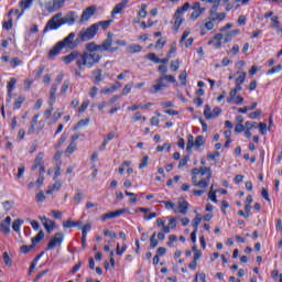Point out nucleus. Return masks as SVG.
<instances>
[{
    "instance_id": "obj_34",
    "label": "nucleus",
    "mask_w": 282,
    "mask_h": 282,
    "mask_svg": "<svg viewBox=\"0 0 282 282\" xmlns=\"http://www.w3.org/2000/svg\"><path fill=\"white\" fill-rule=\"evenodd\" d=\"M116 217H120V213H107L101 216V221H107V219H116Z\"/></svg>"
},
{
    "instance_id": "obj_23",
    "label": "nucleus",
    "mask_w": 282,
    "mask_h": 282,
    "mask_svg": "<svg viewBox=\"0 0 282 282\" xmlns=\"http://www.w3.org/2000/svg\"><path fill=\"white\" fill-rule=\"evenodd\" d=\"M127 52H129V54H138L142 52V46L140 44H132L127 47Z\"/></svg>"
},
{
    "instance_id": "obj_26",
    "label": "nucleus",
    "mask_w": 282,
    "mask_h": 282,
    "mask_svg": "<svg viewBox=\"0 0 282 282\" xmlns=\"http://www.w3.org/2000/svg\"><path fill=\"white\" fill-rule=\"evenodd\" d=\"M212 175L213 174H208L206 178H203L198 183H195V186H198V188H206V186H208V183L210 182Z\"/></svg>"
},
{
    "instance_id": "obj_2",
    "label": "nucleus",
    "mask_w": 282,
    "mask_h": 282,
    "mask_svg": "<svg viewBox=\"0 0 282 282\" xmlns=\"http://www.w3.org/2000/svg\"><path fill=\"white\" fill-rule=\"evenodd\" d=\"M111 45H113V33L109 32L107 39L104 40L101 44L90 42L86 44V50L88 51V54H96V52H109L110 54H113L115 52H118V46Z\"/></svg>"
},
{
    "instance_id": "obj_54",
    "label": "nucleus",
    "mask_w": 282,
    "mask_h": 282,
    "mask_svg": "<svg viewBox=\"0 0 282 282\" xmlns=\"http://www.w3.org/2000/svg\"><path fill=\"white\" fill-rule=\"evenodd\" d=\"M148 165H149V156L145 155V156L141 160V162H140V164H139V169H147Z\"/></svg>"
},
{
    "instance_id": "obj_42",
    "label": "nucleus",
    "mask_w": 282,
    "mask_h": 282,
    "mask_svg": "<svg viewBox=\"0 0 282 282\" xmlns=\"http://www.w3.org/2000/svg\"><path fill=\"white\" fill-rule=\"evenodd\" d=\"M210 113H213L210 112V105H206L204 110V116L206 120H213V116Z\"/></svg>"
},
{
    "instance_id": "obj_4",
    "label": "nucleus",
    "mask_w": 282,
    "mask_h": 282,
    "mask_svg": "<svg viewBox=\"0 0 282 282\" xmlns=\"http://www.w3.org/2000/svg\"><path fill=\"white\" fill-rule=\"evenodd\" d=\"M101 58L102 56H100L98 53L84 52L79 61H77V67L78 69H83L84 66L88 67V69H91L94 65H98V63H100Z\"/></svg>"
},
{
    "instance_id": "obj_6",
    "label": "nucleus",
    "mask_w": 282,
    "mask_h": 282,
    "mask_svg": "<svg viewBox=\"0 0 282 282\" xmlns=\"http://www.w3.org/2000/svg\"><path fill=\"white\" fill-rule=\"evenodd\" d=\"M96 34H98V24H93L87 29H83L79 32L78 36L80 41L86 42V41H91V39H94Z\"/></svg>"
},
{
    "instance_id": "obj_44",
    "label": "nucleus",
    "mask_w": 282,
    "mask_h": 282,
    "mask_svg": "<svg viewBox=\"0 0 282 282\" xmlns=\"http://www.w3.org/2000/svg\"><path fill=\"white\" fill-rule=\"evenodd\" d=\"M133 122H138V120H142L143 122H147V117H143L142 113L135 112L132 117Z\"/></svg>"
},
{
    "instance_id": "obj_60",
    "label": "nucleus",
    "mask_w": 282,
    "mask_h": 282,
    "mask_svg": "<svg viewBox=\"0 0 282 282\" xmlns=\"http://www.w3.org/2000/svg\"><path fill=\"white\" fill-rule=\"evenodd\" d=\"M259 116H261V109H258V110L249 113V118L251 120H257V118H259Z\"/></svg>"
},
{
    "instance_id": "obj_18",
    "label": "nucleus",
    "mask_w": 282,
    "mask_h": 282,
    "mask_svg": "<svg viewBox=\"0 0 282 282\" xmlns=\"http://www.w3.org/2000/svg\"><path fill=\"white\" fill-rule=\"evenodd\" d=\"M78 226H83V221H74L72 220V218H68L66 221L63 223V228H78Z\"/></svg>"
},
{
    "instance_id": "obj_28",
    "label": "nucleus",
    "mask_w": 282,
    "mask_h": 282,
    "mask_svg": "<svg viewBox=\"0 0 282 282\" xmlns=\"http://www.w3.org/2000/svg\"><path fill=\"white\" fill-rule=\"evenodd\" d=\"M23 219H15L12 224V230H14V232H21V226H23Z\"/></svg>"
},
{
    "instance_id": "obj_35",
    "label": "nucleus",
    "mask_w": 282,
    "mask_h": 282,
    "mask_svg": "<svg viewBox=\"0 0 282 282\" xmlns=\"http://www.w3.org/2000/svg\"><path fill=\"white\" fill-rule=\"evenodd\" d=\"M14 85H17V78H11L10 82L8 83L7 89H8V95H9V99L10 100V94H12L13 89H14Z\"/></svg>"
},
{
    "instance_id": "obj_31",
    "label": "nucleus",
    "mask_w": 282,
    "mask_h": 282,
    "mask_svg": "<svg viewBox=\"0 0 282 282\" xmlns=\"http://www.w3.org/2000/svg\"><path fill=\"white\" fill-rule=\"evenodd\" d=\"M159 243H160V241L158 240V234L154 232L150 238V248L153 250V249L158 248Z\"/></svg>"
},
{
    "instance_id": "obj_32",
    "label": "nucleus",
    "mask_w": 282,
    "mask_h": 282,
    "mask_svg": "<svg viewBox=\"0 0 282 282\" xmlns=\"http://www.w3.org/2000/svg\"><path fill=\"white\" fill-rule=\"evenodd\" d=\"M203 12H206V9L193 11L189 15L191 21H197V19H199V17H202Z\"/></svg>"
},
{
    "instance_id": "obj_58",
    "label": "nucleus",
    "mask_w": 282,
    "mask_h": 282,
    "mask_svg": "<svg viewBox=\"0 0 282 282\" xmlns=\"http://www.w3.org/2000/svg\"><path fill=\"white\" fill-rule=\"evenodd\" d=\"M171 69L172 72H177V69H180V59L171 62Z\"/></svg>"
},
{
    "instance_id": "obj_41",
    "label": "nucleus",
    "mask_w": 282,
    "mask_h": 282,
    "mask_svg": "<svg viewBox=\"0 0 282 282\" xmlns=\"http://www.w3.org/2000/svg\"><path fill=\"white\" fill-rule=\"evenodd\" d=\"M214 186L212 185L210 191L208 193V198L217 204V192L213 191Z\"/></svg>"
},
{
    "instance_id": "obj_39",
    "label": "nucleus",
    "mask_w": 282,
    "mask_h": 282,
    "mask_svg": "<svg viewBox=\"0 0 282 282\" xmlns=\"http://www.w3.org/2000/svg\"><path fill=\"white\" fill-rule=\"evenodd\" d=\"M281 69H282V65L279 64V65L273 66L272 68H270V69L267 72V74H268V76H271V74H279V72H281Z\"/></svg>"
},
{
    "instance_id": "obj_64",
    "label": "nucleus",
    "mask_w": 282,
    "mask_h": 282,
    "mask_svg": "<svg viewBox=\"0 0 282 282\" xmlns=\"http://www.w3.org/2000/svg\"><path fill=\"white\" fill-rule=\"evenodd\" d=\"M83 199V193L82 192H78L74 198H73V202L74 204H80V200Z\"/></svg>"
},
{
    "instance_id": "obj_40",
    "label": "nucleus",
    "mask_w": 282,
    "mask_h": 282,
    "mask_svg": "<svg viewBox=\"0 0 282 282\" xmlns=\"http://www.w3.org/2000/svg\"><path fill=\"white\" fill-rule=\"evenodd\" d=\"M67 89H69V80H64L62 87H61V94L62 96H65L67 94Z\"/></svg>"
},
{
    "instance_id": "obj_19",
    "label": "nucleus",
    "mask_w": 282,
    "mask_h": 282,
    "mask_svg": "<svg viewBox=\"0 0 282 282\" xmlns=\"http://www.w3.org/2000/svg\"><path fill=\"white\" fill-rule=\"evenodd\" d=\"M33 2H34V0H21L20 1V7L23 9H22V12L19 13L18 19H21V17H23V13L25 12V10L31 8Z\"/></svg>"
},
{
    "instance_id": "obj_48",
    "label": "nucleus",
    "mask_w": 282,
    "mask_h": 282,
    "mask_svg": "<svg viewBox=\"0 0 282 282\" xmlns=\"http://www.w3.org/2000/svg\"><path fill=\"white\" fill-rule=\"evenodd\" d=\"M223 39H224L223 43H230V40H231V39H235V36H234L232 33L229 31V32L223 34Z\"/></svg>"
},
{
    "instance_id": "obj_62",
    "label": "nucleus",
    "mask_w": 282,
    "mask_h": 282,
    "mask_svg": "<svg viewBox=\"0 0 282 282\" xmlns=\"http://www.w3.org/2000/svg\"><path fill=\"white\" fill-rule=\"evenodd\" d=\"M33 248H34L33 245H31V246L24 245V246H22V247L20 248V250H21V252H22L23 254H28V252H30V250H32Z\"/></svg>"
},
{
    "instance_id": "obj_61",
    "label": "nucleus",
    "mask_w": 282,
    "mask_h": 282,
    "mask_svg": "<svg viewBox=\"0 0 282 282\" xmlns=\"http://www.w3.org/2000/svg\"><path fill=\"white\" fill-rule=\"evenodd\" d=\"M76 142H70L69 145L66 148V153H74L76 151Z\"/></svg>"
},
{
    "instance_id": "obj_10",
    "label": "nucleus",
    "mask_w": 282,
    "mask_h": 282,
    "mask_svg": "<svg viewBox=\"0 0 282 282\" xmlns=\"http://www.w3.org/2000/svg\"><path fill=\"white\" fill-rule=\"evenodd\" d=\"M39 219H40L41 224L43 225V227L45 228L46 232H48V235H50L54 230L56 223H54V220H51L50 218H47L45 216H39Z\"/></svg>"
},
{
    "instance_id": "obj_17",
    "label": "nucleus",
    "mask_w": 282,
    "mask_h": 282,
    "mask_svg": "<svg viewBox=\"0 0 282 282\" xmlns=\"http://www.w3.org/2000/svg\"><path fill=\"white\" fill-rule=\"evenodd\" d=\"M91 74H93L95 85H98L99 83H102V80H105V78L102 77V69L97 68L93 70Z\"/></svg>"
},
{
    "instance_id": "obj_45",
    "label": "nucleus",
    "mask_w": 282,
    "mask_h": 282,
    "mask_svg": "<svg viewBox=\"0 0 282 282\" xmlns=\"http://www.w3.org/2000/svg\"><path fill=\"white\" fill-rule=\"evenodd\" d=\"M0 228L4 235H10V225L8 223H1Z\"/></svg>"
},
{
    "instance_id": "obj_37",
    "label": "nucleus",
    "mask_w": 282,
    "mask_h": 282,
    "mask_svg": "<svg viewBox=\"0 0 282 282\" xmlns=\"http://www.w3.org/2000/svg\"><path fill=\"white\" fill-rule=\"evenodd\" d=\"M23 102H25V97L23 96L18 97L13 104V109H21V105H23Z\"/></svg>"
},
{
    "instance_id": "obj_12",
    "label": "nucleus",
    "mask_w": 282,
    "mask_h": 282,
    "mask_svg": "<svg viewBox=\"0 0 282 282\" xmlns=\"http://www.w3.org/2000/svg\"><path fill=\"white\" fill-rule=\"evenodd\" d=\"M128 3H129V0H122L121 2L117 3L111 11V17H116V14H121L122 10L127 8Z\"/></svg>"
},
{
    "instance_id": "obj_30",
    "label": "nucleus",
    "mask_w": 282,
    "mask_h": 282,
    "mask_svg": "<svg viewBox=\"0 0 282 282\" xmlns=\"http://www.w3.org/2000/svg\"><path fill=\"white\" fill-rule=\"evenodd\" d=\"M113 23V20H106V21H100L98 23H95V25H98V30H107L109 25Z\"/></svg>"
},
{
    "instance_id": "obj_24",
    "label": "nucleus",
    "mask_w": 282,
    "mask_h": 282,
    "mask_svg": "<svg viewBox=\"0 0 282 282\" xmlns=\"http://www.w3.org/2000/svg\"><path fill=\"white\" fill-rule=\"evenodd\" d=\"M43 239H45V232H43V230H40L37 235L31 239V241L33 246H36V243L43 241Z\"/></svg>"
},
{
    "instance_id": "obj_14",
    "label": "nucleus",
    "mask_w": 282,
    "mask_h": 282,
    "mask_svg": "<svg viewBox=\"0 0 282 282\" xmlns=\"http://www.w3.org/2000/svg\"><path fill=\"white\" fill-rule=\"evenodd\" d=\"M56 91H58V86L56 84H52L50 89V107H54V102H56Z\"/></svg>"
},
{
    "instance_id": "obj_36",
    "label": "nucleus",
    "mask_w": 282,
    "mask_h": 282,
    "mask_svg": "<svg viewBox=\"0 0 282 282\" xmlns=\"http://www.w3.org/2000/svg\"><path fill=\"white\" fill-rule=\"evenodd\" d=\"M239 76L236 78V85H243L246 83V72L238 73Z\"/></svg>"
},
{
    "instance_id": "obj_5",
    "label": "nucleus",
    "mask_w": 282,
    "mask_h": 282,
    "mask_svg": "<svg viewBox=\"0 0 282 282\" xmlns=\"http://www.w3.org/2000/svg\"><path fill=\"white\" fill-rule=\"evenodd\" d=\"M191 9V3L185 2L182 7H178L174 13V25H173V30L174 32H177V30H180V26L182 25V23L184 22V12H187V10Z\"/></svg>"
},
{
    "instance_id": "obj_8",
    "label": "nucleus",
    "mask_w": 282,
    "mask_h": 282,
    "mask_svg": "<svg viewBox=\"0 0 282 282\" xmlns=\"http://www.w3.org/2000/svg\"><path fill=\"white\" fill-rule=\"evenodd\" d=\"M80 56H83V53L78 51H73L68 55L62 57V61L65 63V65H69V63L76 62V65L78 66V61H80Z\"/></svg>"
},
{
    "instance_id": "obj_49",
    "label": "nucleus",
    "mask_w": 282,
    "mask_h": 282,
    "mask_svg": "<svg viewBox=\"0 0 282 282\" xmlns=\"http://www.w3.org/2000/svg\"><path fill=\"white\" fill-rule=\"evenodd\" d=\"M162 204H164L167 210H175V204L173 202L163 200Z\"/></svg>"
},
{
    "instance_id": "obj_52",
    "label": "nucleus",
    "mask_w": 282,
    "mask_h": 282,
    "mask_svg": "<svg viewBox=\"0 0 282 282\" xmlns=\"http://www.w3.org/2000/svg\"><path fill=\"white\" fill-rule=\"evenodd\" d=\"M139 17H141V19H147V4H141V9L139 11Z\"/></svg>"
},
{
    "instance_id": "obj_51",
    "label": "nucleus",
    "mask_w": 282,
    "mask_h": 282,
    "mask_svg": "<svg viewBox=\"0 0 282 282\" xmlns=\"http://www.w3.org/2000/svg\"><path fill=\"white\" fill-rule=\"evenodd\" d=\"M188 160H191V156L185 155L178 163V169H184L186 164H188Z\"/></svg>"
},
{
    "instance_id": "obj_46",
    "label": "nucleus",
    "mask_w": 282,
    "mask_h": 282,
    "mask_svg": "<svg viewBox=\"0 0 282 282\" xmlns=\"http://www.w3.org/2000/svg\"><path fill=\"white\" fill-rule=\"evenodd\" d=\"M89 124V119H82L77 122L75 129H80L83 127H87Z\"/></svg>"
},
{
    "instance_id": "obj_11",
    "label": "nucleus",
    "mask_w": 282,
    "mask_h": 282,
    "mask_svg": "<svg viewBox=\"0 0 282 282\" xmlns=\"http://www.w3.org/2000/svg\"><path fill=\"white\" fill-rule=\"evenodd\" d=\"M65 6V0H53V2H48L46 4L47 12H56L57 10H61Z\"/></svg>"
},
{
    "instance_id": "obj_3",
    "label": "nucleus",
    "mask_w": 282,
    "mask_h": 282,
    "mask_svg": "<svg viewBox=\"0 0 282 282\" xmlns=\"http://www.w3.org/2000/svg\"><path fill=\"white\" fill-rule=\"evenodd\" d=\"M158 69L162 75L156 78L155 84L150 87V94L164 91V89L169 87V84H166L164 80H167V83H176V79L173 75H166V72H169V67L166 65H160Z\"/></svg>"
},
{
    "instance_id": "obj_25",
    "label": "nucleus",
    "mask_w": 282,
    "mask_h": 282,
    "mask_svg": "<svg viewBox=\"0 0 282 282\" xmlns=\"http://www.w3.org/2000/svg\"><path fill=\"white\" fill-rule=\"evenodd\" d=\"M61 186H63V183H61V181L55 182L52 186H48V191H46V195H52L54 191H61Z\"/></svg>"
},
{
    "instance_id": "obj_20",
    "label": "nucleus",
    "mask_w": 282,
    "mask_h": 282,
    "mask_svg": "<svg viewBox=\"0 0 282 282\" xmlns=\"http://www.w3.org/2000/svg\"><path fill=\"white\" fill-rule=\"evenodd\" d=\"M62 51L63 46L59 44V42H57L56 45L48 52V58H54L55 56H58Z\"/></svg>"
},
{
    "instance_id": "obj_13",
    "label": "nucleus",
    "mask_w": 282,
    "mask_h": 282,
    "mask_svg": "<svg viewBox=\"0 0 282 282\" xmlns=\"http://www.w3.org/2000/svg\"><path fill=\"white\" fill-rule=\"evenodd\" d=\"M224 39V34L217 33L213 40L208 42V45H214L216 50H219L221 47V40Z\"/></svg>"
},
{
    "instance_id": "obj_38",
    "label": "nucleus",
    "mask_w": 282,
    "mask_h": 282,
    "mask_svg": "<svg viewBox=\"0 0 282 282\" xmlns=\"http://www.w3.org/2000/svg\"><path fill=\"white\" fill-rule=\"evenodd\" d=\"M195 147H204L206 144V141H204V135H197L195 141H194Z\"/></svg>"
},
{
    "instance_id": "obj_57",
    "label": "nucleus",
    "mask_w": 282,
    "mask_h": 282,
    "mask_svg": "<svg viewBox=\"0 0 282 282\" xmlns=\"http://www.w3.org/2000/svg\"><path fill=\"white\" fill-rule=\"evenodd\" d=\"M259 129H260V133L262 135H265V133H268V124L267 123L260 122L259 123Z\"/></svg>"
},
{
    "instance_id": "obj_21",
    "label": "nucleus",
    "mask_w": 282,
    "mask_h": 282,
    "mask_svg": "<svg viewBox=\"0 0 282 282\" xmlns=\"http://www.w3.org/2000/svg\"><path fill=\"white\" fill-rule=\"evenodd\" d=\"M39 118H40V115H34L33 116V118L31 120V124H30L29 130H28L29 134L34 133V131L36 129V124L39 123Z\"/></svg>"
},
{
    "instance_id": "obj_43",
    "label": "nucleus",
    "mask_w": 282,
    "mask_h": 282,
    "mask_svg": "<svg viewBox=\"0 0 282 282\" xmlns=\"http://www.w3.org/2000/svg\"><path fill=\"white\" fill-rule=\"evenodd\" d=\"M91 230V225L86 224L82 227V235H84V239H87V234Z\"/></svg>"
},
{
    "instance_id": "obj_29",
    "label": "nucleus",
    "mask_w": 282,
    "mask_h": 282,
    "mask_svg": "<svg viewBox=\"0 0 282 282\" xmlns=\"http://www.w3.org/2000/svg\"><path fill=\"white\" fill-rule=\"evenodd\" d=\"M178 208L180 213H186V210H188V202H186L184 198H180Z\"/></svg>"
},
{
    "instance_id": "obj_59",
    "label": "nucleus",
    "mask_w": 282,
    "mask_h": 282,
    "mask_svg": "<svg viewBox=\"0 0 282 282\" xmlns=\"http://www.w3.org/2000/svg\"><path fill=\"white\" fill-rule=\"evenodd\" d=\"M104 235H105V237H110V239H116L118 237V235H116L113 231H111L109 229H105Z\"/></svg>"
},
{
    "instance_id": "obj_53",
    "label": "nucleus",
    "mask_w": 282,
    "mask_h": 282,
    "mask_svg": "<svg viewBox=\"0 0 282 282\" xmlns=\"http://www.w3.org/2000/svg\"><path fill=\"white\" fill-rule=\"evenodd\" d=\"M22 61L19 59L18 57H13L11 61H10V65L11 67H19V65H22Z\"/></svg>"
},
{
    "instance_id": "obj_50",
    "label": "nucleus",
    "mask_w": 282,
    "mask_h": 282,
    "mask_svg": "<svg viewBox=\"0 0 282 282\" xmlns=\"http://www.w3.org/2000/svg\"><path fill=\"white\" fill-rule=\"evenodd\" d=\"M237 97V90L231 89L229 93V96L227 97V102H232L235 100V98Z\"/></svg>"
},
{
    "instance_id": "obj_47",
    "label": "nucleus",
    "mask_w": 282,
    "mask_h": 282,
    "mask_svg": "<svg viewBox=\"0 0 282 282\" xmlns=\"http://www.w3.org/2000/svg\"><path fill=\"white\" fill-rule=\"evenodd\" d=\"M132 87H133V84H127V85L123 87L121 95H122V96H127V95L131 94Z\"/></svg>"
},
{
    "instance_id": "obj_15",
    "label": "nucleus",
    "mask_w": 282,
    "mask_h": 282,
    "mask_svg": "<svg viewBox=\"0 0 282 282\" xmlns=\"http://www.w3.org/2000/svg\"><path fill=\"white\" fill-rule=\"evenodd\" d=\"M96 13V7H88L83 13L80 21H89V18Z\"/></svg>"
},
{
    "instance_id": "obj_55",
    "label": "nucleus",
    "mask_w": 282,
    "mask_h": 282,
    "mask_svg": "<svg viewBox=\"0 0 282 282\" xmlns=\"http://www.w3.org/2000/svg\"><path fill=\"white\" fill-rule=\"evenodd\" d=\"M13 206H14V202L7 200L3 203V208L7 213L12 210Z\"/></svg>"
},
{
    "instance_id": "obj_56",
    "label": "nucleus",
    "mask_w": 282,
    "mask_h": 282,
    "mask_svg": "<svg viewBox=\"0 0 282 282\" xmlns=\"http://www.w3.org/2000/svg\"><path fill=\"white\" fill-rule=\"evenodd\" d=\"M165 149H166L167 151H171V144L164 143L163 145H158V147H156V151H158L159 153H162V151H164Z\"/></svg>"
},
{
    "instance_id": "obj_27",
    "label": "nucleus",
    "mask_w": 282,
    "mask_h": 282,
    "mask_svg": "<svg viewBox=\"0 0 282 282\" xmlns=\"http://www.w3.org/2000/svg\"><path fill=\"white\" fill-rule=\"evenodd\" d=\"M193 147H195V137H193V134H188L186 151H188V153H191V151H193Z\"/></svg>"
},
{
    "instance_id": "obj_16",
    "label": "nucleus",
    "mask_w": 282,
    "mask_h": 282,
    "mask_svg": "<svg viewBox=\"0 0 282 282\" xmlns=\"http://www.w3.org/2000/svg\"><path fill=\"white\" fill-rule=\"evenodd\" d=\"M43 158H45V154L43 152H40L35 160H34V164L32 166V171H36V169H39L40 166L45 165V162H43Z\"/></svg>"
},
{
    "instance_id": "obj_22",
    "label": "nucleus",
    "mask_w": 282,
    "mask_h": 282,
    "mask_svg": "<svg viewBox=\"0 0 282 282\" xmlns=\"http://www.w3.org/2000/svg\"><path fill=\"white\" fill-rule=\"evenodd\" d=\"M224 19H226V13L221 12V13H212L209 14V17L207 18L208 21H224Z\"/></svg>"
},
{
    "instance_id": "obj_1",
    "label": "nucleus",
    "mask_w": 282,
    "mask_h": 282,
    "mask_svg": "<svg viewBox=\"0 0 282 282\" xmlns=\"http://www.w3.org/2000/svg\"><path fill=\"white\" fill-rule=\"evenodd\" d=\"M74 23H76V12L70 11L65 17L63 13H57L47 21L43 32L45 34L50 30H58L62 25H74Z\"/></svg>"
},
{
    "instance_id": "obj_63",
    "label": "nucleus",
    "mask_w": 282,
    "mask_h": 282,
    "mask_svg": "<svg viewBox=\"0 0 282 282\" xmlns=\"http://www.w3.org/2000/svg\"><path fill=\"white\" fill-rule=\"evenodd\" d=\"M178 79L181 80V85L186 86V70L180 74Z\"/></svg>"
},
{
    "instance_id": "obj_33",
    "label": "nucleus",
    "mask_w": 282,
    "mask_h": 282,
    "mask_svg": "<svg viewBox=\"0 0 282 282\" xmlns=\"http://www.w3.org/2000/svg\"><path fill=\"white\" fill-rule=\"evenodd\" d=\"M199 224H202V215L197 214L196 217L192 220V226L195 232H197Z\"/></svg>"
},
{
    "instance_id": "obj_7",
    "label": "nucleus",
    "mask_w": 282,
    "mask_h": 282,
    "mask_svg": "<svg viewBox=\"0 0 282 282\" xmlns=\"http://www.w3.org/2000/svg\"><path fill=\"white\" fill-rule=\"evenodd\" d=\"M65 239L63 232H56L54 237L47 243L46 250H52V248H56V246H61Z\"/></svg>"
},
{
    "instance_id": "obj_9",
    "label": "nucleus",
    "mask_w": 282,
    "mask_h": 282,
    "mask_svg": "<svg viewBox=\"0 0 282 282\" xmlns=\"http://www.w3.org/2000/svg\"><path fill=\"white\" fill-rule=\"evenodd\" d=\"M74 39H76V33L72 32L66 36L63 41H59L58 43L63 47H68V50H74L76 47V44L74 43Z\"/></svg>"
}]
</instances>
